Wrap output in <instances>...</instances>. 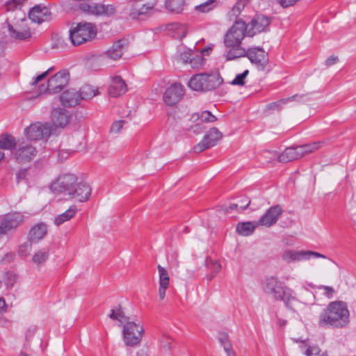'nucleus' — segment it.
<instances>
[{"label":"nucleus","instance_id":"18","mask_svg":"<svg viewBox=\"0 0 356 356\" xmlns=\"http://www.w3.org/2000/svg\"><path fill=\"white\" fill-rule=\"evenodd\" d=\"M92 192L90 186L86 182H78L76 181L74 184L72 191L67 199H74L78 202H83L87 201Z\"/></svg>","mask_w":356,"mask_h":356},{"label":"nucleus","instance_id":"48","mask_svg":"<svg viewBox=\"0 0 356 356\" xmlns=\"http://www.w3.org/2000/svg\"><path fill=\"white\" fill-rule=\"evenodd\" d=\"M250 200H249L248 199H245V202H238V203H236V204H231L229 206V210H233V209H237L238 211H243L244 209H245L250 204Z\"/></svg>","mask_w":356,"mask_h":356},{"label":"nucleus","instance_id":"26","mask_svg":"<svg viewBox=\"0 0 356 356\" xmlns=\"http://www.w3.org/2000/svg\"><path fill=\"white\" fill-rule=\"evenodd\" d=\"M157 268L159 274V296L161 300H163L165 296V291L169 286L170 277L165 268L159 265Z\"/></svg>","mask_w":356,"mask_h":356},{"label":"nucleus","instance_id":"14","mask_svg":"<svg viewBox=\"0 0 356 356\" xmlns=\"http://www.w3.org/2000/svg\"><path fill=\"white\" fill-rule=\"evenodd\" d=\"M222 137V133L216 127L211 128L203 137L202 140L193 147L195 153H200L216 145Z\"/></svg>","mask_w":356,"mask_h":356},{"label":"nucleus","instance_id":"17","mask_svg":"<svg viewBox=\"0 0 356 356\" xmlns=\"http://www.w3.org/2000/svg\"><path fill=\"white\" fill-rule=\"evenodd\" d=\"M282 209L280 205L270 207L266 213L257 221V225L270 227L275 225L282 213Z\"/></svg>","mask_w":356,"mask_h":356},{"label":"nucleus","instance_id":"11","mask_svg":"<svg viewBox=\"0 0 356 356\" xmlns=\"http://www.w3.org/2000/svg\"><path fill=\"white\" fill-rule=\"evenodd\" d=\"M37 154L35 147L29 141L18 140L13 154L15 159L19 163H24L32 160Z\"/></svg>","mask_w":356,"mask_h":356},{"label":"nucleus","instance_id":"61","mask_svg":"<svg viewBox=\"0 0 356 356\" xmlns=\"http://www.w3.org/2000/svg\"><path fill=\"white\" fill-rule=\"evenodd\" d=\"M19 356H28V355H25V354H21Z\"/></svg>","mask_w":356,"mask_h":356},{"label":"nucleus","instance_id":"42","mask_svg":"<svg viewBox=\"0 0 356 356\" xmlns=\"http://www.w3.org/2000/svg\"><path fill=\"white\" fill-rule=\"evenodd\" d=\"M49 257V252L46 250H40L34 254L32 258V261L37 265H41L44 264Z\"/></svg>","mask_w":356,"mask_h":356},{"label":"nucleus","instance_id":"24","mask_svg":"<svg viewBox=\"0 0 356 356\" xmlns=\"http://www.w3.org/2000/svg\"><path fill=\"white\" fill-rule=\"evenodd\" d=\"M47 233V225L42 222L38 223L30 229L29 241L31 243H38L46 236Z\"/></svg>","mask_w":356,"mask_h":356},{"label":"nucleus","instance_id":"2","mask_svg":"<svg viewBox=\"0 0 356 356\" xmlns=\"http://www.w3.org/2000/svg\"><path fill=\"white\" fill-rule=\"evenodd\" d=\"M350 323V312L343 301H332L322 310L318 324L321 327L343 328Z\"/></svg>","mask_w":356,"mask_h":356},{"label":"nucleus","instance_id":"23","mask_svg":"<svg viewBox=\"0 0 356 356\" xmlns=\"http://www.w3.org/2000/svg\"><path fill=\"white\" fill-rule=\"evenodd\" d=\"M69 119L70 116L68 113L64 108H54L51 112V121L55 127H65L69 122Z\"/></svg>","mask_w":356,"mask_h":356},{"label":"nucleus","instance_id":"28","mask_svg":"<svg viewBox=\"0 0 356 356\" xmlns=\"http://www.w3.org/2000/svg\"><path fill=\"white\" fill-rule=\"evenodd\" d=\"M185 4V0H165V8L173 14L182 13Z\"/></svg>","mask_w":356,"mask_h":356},{"label":"nucleus","instance_id":"44","mask_svg":"<svg viewBox=\"0 0 356 356\" xmlns=\"http://www.w3.org/2000/svg\"><path fill=\"white\" fill-rule=\"evenodd\" d=\"M127 10L129 15L132 19H137L141 15L140 9L137 7V1L131 2L129 5Z\"/></svg>","mask_w":356,"mask_h":356},{"label":"nucleus","instance_id":"37","mask_svg":"<svg viewBox=\"0 0 356 356\" xmlns=\"http://www.w3.org/2000/svg\"><path fill=\"white\" fill-rule=\"evenodd\" d=\"M79 96V101L81 99L88 100L97 95V90L93 88L91 86L86 85L83 86L79 91H78Z\"/></svg>","mask_w":356,"mask_h":356},{"label":"nucleus","instance_id":"13","mask_svg":"<svg viewBox=\"0 0 356 356\" xmlns=\"http://www.w3.org/2000/svg\"><path fill=\"white\" fill-rule=\"evenodd\" d=\"M24 134L29 140H41L51 135V127L48 123L37 122L26 128Z\"/></svg>","mask_w":356,"mask_h":356},{"label":"nucleus","instance_id":"59","mask_svg":"<svg viewBox=\"0 0 356 356\" xmlns=\"http://www.w3.org/2000/svg\"><path fill=\"white\" fill-rule=\"evenodd\" d=\"M320 356H328V355L326 352H324Z\"/></svg>","mask_w":356,"mask_h":356},{"label":"nucleus","instance_id":"30","mask_svg":"<svg viewBox=\"0 0 356 356\" xmlns=\"http://www.w3.org/2000/svg\"><path fill=\"white\" fill-rule=\"evenodd\" d=\"M191 56L192 51L191 50H186L179 53L178 59L183 63H190L192 67H197L198 65H201V56H197V58H191Z\"/></svg>","mask_w":356,"mask_h":356},{"label":"nucleus","instance_id":"49","mask_svg":"<svg viewBox=\"0 0 356 356\" xmlns=\"http://www.w3.org/2000/svg\"><path fill=\"white\" fill-rule=\"evenodd\" d=\"M125 123L124 120H118L115 121L112 125L111 126L110 131L113 134H118L122 130L124 124Z\"/></svg>","mask_w":356,"mask_h":356},{"label":"nucleus","instance_id":"33","mask_svg":"<svg viewBox=\"0 0 356 356\" xmlns=\"http://www.w3.org/2000/svg\"><path fill=\"white\" fill-rule=\"evenodd\" d=\"M17 142L15 138L9 134H4L0 136V148L12 150L17 147Z\"/></svg>","mask_w":356,"mask_h":356},{"label":"nucleus","instance_id":"27","mask_svg":"<svg viewBox=\"0 0 356 356\" xmlns=\"http://www.w3.org/2000/svg\"><path fill=\"white\" fill-rule=\"evenodd\" d=\"M300 158L301 154L300 151H298V146H296L286 148L285 150L278 156V160L280 162L286 163Z\"/></svg>","mask_w":356,"mask_h":356},{"label":"nucleus","instance_id":"29","mask_svg":"<svg viewBox=\"0 0 356 356\" xmlns=\"http://www.w3.org/2000/svg\"><path fill=\"white\" fill-rule=\"evenodd\" d=\"M124 44L121 40L115 42L106 51L108 57L115 60L120 58L123 54Z\"/></svg>","mask_w":356,"mask_h":356},{"label":"nucleus","instance_id":"56","mask_svg":"<svg viewBox=\"0 0 356 356\" xmlns=\"http://www.w3.org/2000/svg\"><path fill=\"white\" fill-rule=\"evenodd\" d=\"M24 174H25V172H19V173L17 174V179H20V178H22V175L24 176Z\"/></svg>","mask_w":356,"mask_h":356},{"label":"nucleus","instance_id":"41","mask_svg":"<svg viewBox=\"0 0 356 356\" xmlns=\"http://www.w3.org/2000/svg\"><path fill=\"white\" fill-rule=\"evenodd\" d=\"M207 268L211 270L209 280H211L221 268V265L218 260L207 259L205 261Z\"/></svg>","mask_w":356,"mask_h":356},{"label":"nucleus","instance_id":"55","mask_svg":"<svg viewBox=\"0 0 356 356\" xmlns=\"http://www.w3.org/2000/svg\"><path fill=\"white\" fill-rule=\"evenodd\" d=\"M6 311V302L3 298H0V313Z\"/></svg>","mask_w":356,"mask_h":356},{"label":"nucleus","instance_id":"8","mask_svg":"<svg viewBox=\"0 0 356 356\" xmlns=\"http://www.w3.org/2000/svg\"><path fill=\"white\" fill-rule=\"evenodd\" d=\"M76 181L77 177L74 174L60 175L51 184L50 190L54 193L62 194L68 197Z\"/></svg>","mask_w":356,"mask_h":356},{"label":"nucleus","instance_id":"6","mask_svg":"<svg viewBox=\"0 0 356 356\" xmlns=\"http://www.w3.org/2000/svg\"><path fill=\"white\" fill-rule=\"evenodd\" d=\"M97 34L96 25L87 22L72 23L69 31L70 39L74 46L92 40Z\"/></svg>","mask_w":356,"mask_h":356},{"label":"nucleus","instance_id":"34","mask_svg":"<svg viewBox=\"0 0 356 356\" xmlns=\"http://www.w3.org/2000/svg\"><path fill=\"white\" fill-rule=\"evenodd\" d=\"M298 95H293L291 97H287V98H284V99H280L277 102H272V103H270L266 105V110H268V111H279L280 110L282 106L290 102H292V101H295V100H297V99L298 98Z\"/></svg>","mask_w":356,"mask_h":356},{"label":"nucleus","instance_id":"25","mask_svg":"<svg viewBox=\"0 0 356 356\" xmlns=\"http://www.w3.org/2000/svg\"><path fill=\"white\" fill-rule=\"evenodd\" d=\"M60 100L64 106H74L80 102L78 91L75 89H70L63 92L60 96Z\"/></svg>","mask_w":356,"mask_h":356},{"label":"nucleus","instance_id":"19","mask_svg":"<svg viewBox=\"0 0 356 356\" xmlns=\"http://www.w3.org/2000/svg\"><path fill=\"white\" fill-rule=\"evenodd\" d=\"M184 94V87L179 83L172 84L163 95V101L168 106H174L179 102Z\"/></svg>","mask_w":356,"mask_h":356},{"label":"nucleus","instance_id":"32","mask_svg":"<svg viewBox=\"0 0 356 356\" xmlns=\"http://www.w3.org/2000/svg\"><path fill=\"white\" fill-rule=\"evenodd\" d=\"M77 212V208L76 206H71L67 211L64 213L57 216L54 220V223L56 225H60L66 221L70 220L72 218L76 213Z\"/></svg>","mask_w":356,"mask_h":356},{"label":"nucleus","instance_id":"43","mask_svg":"<svg viewBox=\"0 0 356 356\" xmlns=\"http://www.w3.org/2000/svg\"><path fill=\"white\" fill-rule=\"evenodd\" d=\"M249 1L250 0H237L230 12L231 16L237 17L239 15Z\"/></svg>","mask_w":356,"mask_h":356},{"label":"nucleus","instance_id":"3","mask_svg":"<svg viewBox=\"0 0 356 356\" xmlns=\"http://www.w3.org/2000/svg\"><path fill=\"white\" fill-rule=\"evenodd\" d=\"M247 31L246 24L242 20H236L228 30L224 37L225 46L229 49L225 54L226 60H232L243 56L245 49L241 44Z\"/></svg>","mask_w":356,"mask_h":356},{"label":"nucleus","instance_id":"62","mask_svg":"<svg viewBox=\"0 0 356 356\" xmlns=\"http://www.w3.org/2000/svg\"><path fill=\"white\" fill-rule=\"evenodd\" d=\"M61 154H62V153H61V152H60V153L58 154V156H61Z\"/></svg>","mask_w":356,"mask_h":356},{"label":"nucleus","instance_id":"53","mask_svg":"<svg viewBox=\"0 0 356 356\" xmlns=\"http://www.w3.org/2000/svg\"><path fill=\"white\" fill-rule=\"evenodd\" d=\"M339 61V58L337 56H331L329 58H327L325 60V65L328 66H331L335 63H337Z\"/></svg>","mask_w":356,"mask_h":356},{"label":"nucleus","instance_id":"35","mask_svg":"<svg viewBox=\"0 0 356 356\" xmlns=\"http://www.w3.org/2000/svg\"><path fill=\"white\" fill-rule=\"evenodd\" d=\"M309 286L314 290H315L316 293H317L318 291L320 292V294L321 296H323L327 299L332 298L336 293V290L333 287L330 286L313 284H309Z\"/></svg>","mask_w":356,"mask_h":356},{"label":"nucleus","instance_id":"21","mask_svg":"<svg viewBox=\"0 0 356 356\" xmlns=\"http://www.w3.org/2000/svg\"><path fill=\"white\" fill-rule=\"evenodd\" d=\"M29 17L32 22L40 24L50 19L51 12L47 7L38 5L30 10Z\"/></svg>","mask_w":356,"mask_h":356},{"label":"nucleus","instance_id":"58","mask_svg":"<svg viewBox=\"0 0 356 356\" xmlns=\"http://www.w3.org/2000/svg\"><path fill=\"white\" fill-rule=\"evenodd\" d=\"M4 157V153L0 149V161Z\"/></svg>","mask_w":356,"mask_h":356},{"label":"nucleus","instance_id":"39","mask_svg":"<svg viewBox=\"0 0 356 356\" xmlns=\"http://www.w3.org/2000/svg\"><path fill=\"white\" fill-rule=\"evenodd\" d=\"M218 0H207L205 2L197 5L195 10L199 13H208L213 10L218 5Z\"/></svg>","mask_w":356,"mask_h":356},{"label":"nucleus","instance_id":"45","mask_svg":"<svg viewBox=\"0 0 356 356\" xmlns=\"http://www.w3.org/2000/svg\"><path fill=\"white\" fill-rule=\"evenodd\" d=\"M198 118L202 122H213L216 120V116L209 111H202Z\"/></svg>","mask_w":356,"mask_h":356},{"label":"nucleus","instance_id":"50","mask_svg":"<svg viewBox=\"0 0 356 356\" xmlns=\"http://www.w3.org/2000/svg\"><path fill=\"white\" fill-rule=\"evenodd\" d=\"M172 339L168 336H163L161 339V346L163 349L169 350L171 348Z\"/></svg>","mask_w":356,"mask_h":356},{"label":"nucleus","instance_id":"12","mask_svg":"<svg viewBox=\"0 0 356 356\" xmlns=\"http://www.w3.org/2000/svg\"><path fill=\"white\" fill-rule=\"evenodd\" d=\"M246 56L250 63L254 65L259 70H264L268 63V53L261 47H254L245 49L243 57Z\"/></svg>","mask_w":356,"mask_h":356},{"label":"nucleus","instance_id":"31","mask_svg":"<svg viewBox=\"0 0 356 356\" xmlns=\"http://www.w3.org/2000/svg\"><path fill=\"white\" fill-rule=\"evenodd\" d=\"M218 341L223 347L227 356H235V352L232 348V344L229 339V335L226 332H220L218 334Z\"/></svg>","mask_w":356,"mask_h":356},{"label":"nucleus","instance_id":"47","mask_svg":"<svg viewBox=\"0 0 356 356\" xmlns=\"http://www.w3.org/2000/svg\"><path fill=\"white\" fill-rule=\"evenodd\" d=\"M248 73L249 71L245 70L243 73L237 74L232 81L231 84L243 86L245 84V79L248 76Z\"/></svg>","mask_w":356,"mask_h":356},{"label":"nucleus","instance_id":"22","mask_svg":"<svg viewBox=\"0 0 356 356\" xmlns=\"http://www.w3.org/2000/svg\"><path fill=\"white\" fill-rule=\"evenodd\" d=\"M127 89V85L121 76H115L111 79L108 88V95L116 97L125 93Z\"/></svg>","mask_w":356,"mask_h":356},{"label":"nucleus","instance_id":"9","mask_svg":"<svg viewBox=\"0 0 356 356\" xmlns=\"http://www.w3.org/2000/svg\"><path fill=\"white\" fill-rule=\"evenodd\" d=\"M325 259L326 256L312 250H295L287 249L282 254V259L286 264L307 261L311 257Z\"/></svg>","mask_w":356,"mask_h":356},{"label":"nucleus","instance_id":"52","mask_svg":"<svg viewBox=\"0 0 356 356\" xmlns=\"http://www.w3.org/2000/svg\"><path fill=\"white\" fill-rule=\"evenodd\" d=\"M319 353H320V350L318 347L311 346V347H309L306 350L305 355L307 356H314V355H318Z\"/></svg>","mask_w":356,"mask_h":356},{"label":"nucleus","instance_id":"16","mask_svg":"<svg viewBox=\"0 0 356 356\" xmlns=\"http://www.w3.org/2000/svg\"><path fill=\"white\" fill-rule=\"evenodd\" d=\"M80 9L94 15L111 16L115 12V8L113 5H104L101 3H83L80 5Z\"/></svg>","mask_w":356,"mask_h":356},{"label":"nucleus","instance_id":"5","mask_svg":"<svg viewBox=\"0 0 356 356\" xmlns=\"http://www.w3.org/2000/svg\"><path fill=\"white\" fill-rule=\"evenodd\" d=\"M264 292L276 301H283L285 306L292 309L291 303L296 300V293L284 282L276 276L266 277L262 282Z\"/></svg>","mask_w":356,"mask_h":356},{"label":"nucleus","instance_id":"38","mask_svg":"<svg viewBox=\"0 0 356 356\" xmlns=\"http://www.w3.org/2000/svg\"><path fill=\"white\" fill-rule=\"evenodd\" d=\"M323 143L322 141H318L298 146V151H300L301 157L316 151L322 146Z\"/></svg>","mask_w":356,"mask_h":356},{"label":"nucleus","instance_id":"57","mask_svg":"<svg viewBox=\"0 0 356 356\" xmlns=\"http://www.w3.org/2000/svg\"><path fill=\"white\" fill-rule=\"evenodd\" d=\"M264 154H270V155H272L273 157L275 156V154L273 152H269V151H266V152H264Z\"/></svg>","mask_w":356,"mask_h":356},{"label":"nucleus","instance_id":"7","mask_svg":"<svg viewBox=\"0 0 356 356\" xmlns=\"http://www.w3.org/2000/svg\"><path fill=\"white\" fill-rule=\"evenodd\" d=\"M223 79L218 73L197 74L193 75L188 83L190 88L195 91H209L221 85Z\"/></svg>","mask_w":356,"mask_h":356},{"label":"nucleus","instance_id":"40","mask_svg":"<svg viewBox=\"0 0 356 356\" xmlns=\"http://www.w3.org/2000/svg\"><path fill=\"white\" fill-rule=\"evenodd\" d=\"M155 6L154 0H137V7L140 9L141 15L148 13Z\"/></svg>","mask_w":356,"mask_h":356},{"label":"nucleus","instance_id":"54","mask_svg":"<svg viewBox=\"0 0 356 356\" xmlns=\"http://www.w3.org/2000/svg\"><path fill=\"white\" fill-rule=\"evenodd\" d=\"M298 0H279L282 7L286 8L293 6Z\"/></svg>","mask_w":356,"mask_h":356},{"label":"nucleus","instance_id":"4","mask_svg":"<svg viewBox=\"0 0 356 356\" xmlns=\"http://www.w3.org/2000/svg\"><path fill=\"white\" fill-rule=\"evenodd\" d=\"M109 317L123 325L122 336L126 346L133 347L140 343L143 337L144 328L139 323L131 321L120 307L112 309Z\"/></svg>","mask_w":356,"mask_h":356},{"label":"nucleus","instance_id":"15","mask_svg":"<svg viewBox=\"0 0 356 356\" xmlns=\"http://www.w3.org/2000/svg\"><path fill=\"white\" fill-rule=\"evenodd\" d=\"M270 23V19L264 15L255 16L248 24H246L248 36L253 37L257 33L268 31Z\"/></svg>","mask_w":356,"mask_h":356},{"label":"nucleus","instance_id":"36","mask_svg":"<svg viewBox=\"0 0 356 356\" xmlns=\"http://www.w3.org/2000/svg\"><path fill=\"white\" fill-rule=\"evenodd\" d=\"M259 226L257 225V222L254 225L251 222H241L238 224L236 231L243 236H249L254 232L255 227Z\"/></svg>","mask_w":356,"mask_h":356},{"label":"nucleus","instance_id":"1","mask_svg":"<svg viewBox=\"0 0 356 356\" xmlns=\"http://www.w3.org/2000/svg\"><path fill=\"white\" fill-rule=\"evenodd\" d=\"M53 70L54 67H49L45 72L33 78L30 85L38 95L58 93L67 85L70 79L69 72L64 69L47 79V77Z\"/></svg>","mask_w":356,"mask_h":356},{"label":"nucleus","instance_id":"20","mask_svg":"<svg viewBox=\"0 0 356 356\" xmlns=\"http://www.w3.org/2000/svg\"><path fill=\"white\" fill-rule=\"evenodd\" d=\"M22 220L23 216L20 213H14L6 216L0 224V236L15 229Z\"/></svg>","mask_w":356,"mask_h":356},{"label":"nucleus","instance_id":"51","mask_svg":"<svg viewBox=\"0 0 356 356\" xmlns=\"http://www.w3.org/2000/svg\"><path fill=\"white\" fill-rule=\"evenodd\" d=\"M16 282V275L13 273H8L6 275V284L9 286L12 287L15 284Z\"/></svg>","mask_w":356,"mask_h":356},{"label":"nucleus","instance_id":"10","mask_svg":"<svg viewBox=\"0 0 356 356\" xmlns=\"http://www.w3.org/2000/svg\"><path fill=\"white\" fill-rule=\"evenodd\" d=\"M9 35L12 38L24 40L31 37L32 32L29 25V20L26 18H21L14 23L6 22Z\"/></svg>","mask_w":356,"mask_h":356},{"label":"nucleus","instance_id":"46","mask_svg":"<svg viewBox=\"0 0 356 356\" xmlns=\"http://www.w3.org/2000/svg\"><path fill=\"white\" fill-rule=\"evenodd\" d=\"M32 243L29 241L28 242H26L23 244H22L19 247L18 253L20 257H26L30 252L31 250Z\"/></svg>","mask_w":356,"mask_h":356},{"label":"nucleus","instance_id":"60","mask_svg":"<svg viewBox=\"0 0 356 356\" xmlns=\"http://www.w3.org/2000/svg\"><path fill=\"white\" fill-rule=\"evenodd\" d=\"M175 37H177V38H181L184 37V35H176Z\"/></svg>","mask_w":356,"mask_h":356}]
</instances>
